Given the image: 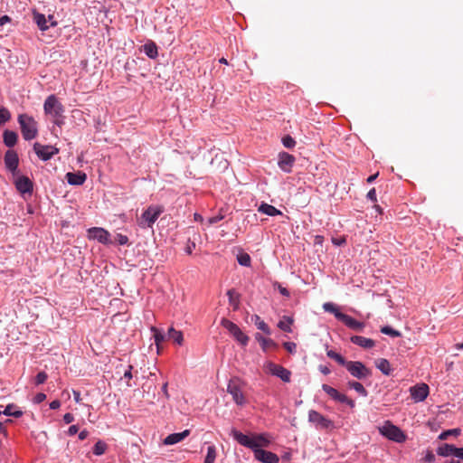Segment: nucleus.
Returning <instances> with one entry per match:
<instances>
[{"instance_id": "nucleus-28", "label": "nucleus", "mask_w": 463, "mask_h": 463, "mask_svg": "<svg viewBox=\"0 0 463 463\" xmlns=\"http://www.w3.org/2000/svg\"><path fill=\"white\" fill-rule=\"evenodd\" d=\"M251 320L254 322L257 328L267 335H270V329L269 326L258 316L254 315L251 317Z\"/></svg>"}, {"instance_id": "nucleus-62", "label": "nucleus", "mask_w": 463, "mask_h": 463, "mask_svg": "<svg viewBox=\"0 0 463 463\" xmlns=\"http://www.w3.org/2000/svg\"><path fill=\"white\" fill-rule=\"evenodd\" d=\"M131 370H132V365H129L128 369L124 373V377L125 378L131 379L133 377Z\"/></svg>"}, {"instance_id": "nucleus-53", "label": "nucleus", "mask_w": 463, "mask_h": 463, "mask_svg": "<svg viewBox=\"0 0 463 463\" xmlns=\"http://www.w3.org/2000/svg\"><path fill=\"white\" fill-rule=\"evenodd\" d=\"M454 457L463 460V448H457L456 447Z\"/></svg>"}, {"instance_id": "nucleus-35", "label": "nucleus", "mask_w": 463, "mask_h": 463, "mask_svg": "<svg viewBox=\"0 0 463 463\" xmlns=\"http://www.w3.org/2000/svg\"><path fill=\"white\" fill-rule=\"evenodd\" d=\"M326 355L329 358L334 359L335 362H337L339 364H341L343 366H345V364L347 363V361L345 359V357H343L340 354L336 353L334 350H327Z\"/></svg>"}, {"instance_id": "nucleus-51", "label": "nucleus", "mask_w": 463, "mask_h": 463, "mask_svg": "<svg viewBox=\"0 0 463 463\" xmlns=\"http://www.w3.org/2000/svg\"><path fill=\"white\" fill-rule=\"evenodd\" d=\"M423 460L428 463H431L435 461V455L431 450H427Z\"/></svg>"}, {"instance_id": "nucleus-22", "label": "nucleus", "mask_w": 463, "mask_h": 463, "mask_svg": "<svg viewBox=\"0 0 463 463\" xmlns=\"http://www.w3.org/2000/svg\"><path fill=\"white\" fill-rule=\"evenodd\" d=\"M375 366L382 372L383 374L388 376L392 373V367L390 362L385 358H379L375 361Z\"/></svg>"}, {"instance_id": "nucleus-8", "label": "nucleus", "mask_w": 463, "mask_h": 463, "mask_svg": "<svg viewBox=\"0 0 463 463\" xmlns=\"http://www.w3.org/2000/svg\"><path fill=\"white\" fill-rule=\"evenodd\" d=\"M43 109L46 114L52 118H61L64 111L62 104L54 95H50L44 101Z\"/></svg>"}, {"instance_id": "nucleus-57", "label": "nucleus", "mask_w": 463, "mask_h": 463, "mask_svg": "<svg viewBox=\"0 0 463 463\" xmlns=\"http://www.w3.org/2000/svg\"><path fill=\"white\" fill-rule=\"evenodd\" d=\"M10 21L11 18L8 15L0 16V26H3L4 24L9 23Z\"/></svg>"}, {"instance_id": "nucleus-60", "label": "nucleus", "mask_w": 463, "mask_h": 463, "mask_svg": "<svg viewBox=\"0 0 463 463\" xmlns=\"http://www.w3.org/2000/svg\"><path fill=\"white\" fill-rule=\"evenodd\" d=\"M89 435V431L87 430H83L79 433V439L84 440Z\"/></svg>"}, {"instance_id": "nucleus-38", "label": "nucleus", "mask_w": 463, "mask_h": 463, "mask_svg": "<svg viewBox=\"0 0 463 463\" xmlns=\"http://www.w3.org/2000/svg\"><path fill=\"white\" fill-rule=\"evenodd\" d=\"M238 263L244 267H249L250 265V257L248 253H241L237 256Z\"/></svg>"}, {"instance_id": "nucleus-6", "label": "nucleus", "mask_w": 463, "mask_h": 463, "mask_svg": "<svg viewBox=\"0 0 463 463\" xmlns=\"http://www.w3.org/2000/svg\"><path fill=\"white\" fill-rule=\"evenodd\" d=\"M163 209L159 206H149L141 215L138 224L141 228H151L156 222Z\"/></svg>"}, {"instance_id": "nucleus-4", "label": "nucleus", "mask_w": 463, "mask_h": 463, "mask_svg": "<svg viewBox=\"0 0 463 463\" xmlns=\"http://www.w3.org/2000/svg\"><path fill=\"white\" fill-rule=\"evenodd\" d=\"M379 432L383 437L397 443L404 442L407 438L405 433L390 420H386L383 426L379 427Z\"/></svg>"}, {"instance_id": "nucleus-29", "label": "nucleus", "mask_w": 463, "mask_h": 463, "mask_svg": "<svg viewBox=\"0 0 463 463\" xmlns=\"http://www.w3.org/2000/svg\"><path fill=\"white\" fill-rule=\"evenodd\" d=\"M347 386L350 389L354 390L358 394H360L363 397H367V395H368V392L364 387V385L361 383H359V382L349 381L347 383Z\"/></svg>"}, {"instance_id": "nucleus-5", "label": "nucleus", "mask_w": 463, "mask_h": 463, "mask_svg": "<svg viewBox=\"0 0 463 463\" xmlns=\"http://www.w3.org/2000/svg\"><path fill=\"white\" fill-rule=\"evenodd\" d=\"M345 367L353 377L358 380H364L372 376V371L360 361H347Z\"/></svg>"}, {"instance_id": "nucleus-33", "label": "nucleus", "mask_w": 463, "mask_h": 463, "mask_svg": "<svg viewBox=\"0 0 463 463\" xmlns=\"http://www.w3.org/2000/svg\"><path fill=\"white\" fill-rule=\"evenodd\" d=\"M217 457L216 448L214 445H210L207 448V454L204 458V463H214Z\"/></svg>"}, {"instance_id": "nucleus-43", "label": "nucleus", "mask_w": 463, "mask_h": 463, "mask_svg": "<svg viewBox=\"0 0 463 463\" xmlns=\"http://www.w3.org/2000/svg\"><path fill=\"white\" fill-rule=\"evenodd\" d=\"M282 144L287 148H292L295 146L296 141L290 136H286L282 137Z\"/></svg>"}, {"instance_id": "nucleus-64", "label": "nucleus", "mask_w": 463, "mask_h": 463, "mask_svg": "<svg viewBox=\"0 0 463 463\" xmlns=\"http://www.w3.org/2000/svg\"><path fill=\"white\" fill-rule=\"evenodd\" d=\"M345 242V241L344 239H342V240L333 239V243L337 246H340Z\"/></svg>"}, {"instance_id": "nucleus-34", "label": "nucleus", "mask_w": 463, "mask_h": 463, "mask_svg": "<svg viewBox=\"0 0 463 463\" xmlns=\"http://www.w3.org/2000/svg\"><path fill=\"white\" fill-rule=\"evenodd\" d=\"M108 446L103 440H98L93 447V454L101 456L106 452Z\"/></svg>"}, {"instance_id": "nucleus-44", "label": "nucleus", "mask_w": 463, "mask_h": 463, "mask_svg": "<svg viewBox=\"0 0 463 463\" xmlns=\"http://www.w3.org/2000/svg\"><path fill=\"white\" fill-rule=\"evenodd\" d=\"M48 375L45 372H40L35 376V384L40 385L45 383L47 380Z\"/></svg>"}, {"instance_id": "nucleus-15", "label": "nucleus", "mask_w": 463, "mask_h": 463, "mask_svg": "<svg viewBox=\"0 0 463 463\" xmlns=\"http://www.w3.org/2000/svg\"><path fill=\"white\" fill-rule=\"evenodd\" d=\"M14 185H15L16 190L22 194H31L33 193V182L30 180V178L27 176H24V175L17 176L14 179Z\"/></svg>"}, {"instance_id": "nucleus-30", "label": "nucleus", "mask_w": 463, "mask_h": 463, "mask_svg": "<svg viewBox=\"0 0 463 463\" xmlns=\"http://www.w3.org/2000/svg\"><path fill=\"white\" fill-rule=\"evenodd\" d=\"M292 324H293V318L292 317H284L283 320H280L278 323V327L279 329H281L282 331H284V332L291 333L292 332V328H291V325Z\"/></svg>"}, {"instance_id": "nucleus-14", "label": "nucleus", "mask_w": 463, "mask_h": 463, "mask_svg": "<svg viewBox=\"0 0 463 463\" xmlns=\"http://www.w3.org/2000/svg\"><path fill=\"white\" fill-rule=\"evenodd\" d=\"M430 389L426 383L416 384L410 388L411 399L415 402H423L429 395Z\"/></svg>"}, {"instance_id": "nucleus-52", "label": "nucleus", "mask_w": 463, "mask_h": 463, "mask_svg": "<svg viewBox=\"0 0 463 463\" xmlns=\"http://www.w3.org/2000/svg\"><path fill=\"white\" fill-rule=\"evenodd\" d=\"M367 199L372 201V202H376L377 201V197H376V191L374 188H372L368 193H367V195H366Z\"/></svg>"}, {"instance_id": "nucleus-48", "label": "nucleus", "mask_w": 463, "mask_h": 463, "mask_svg": "<svg viewBox=\"0 0 463 463\" xmlns=\"http://www.w3.org/2000/svg\"><path fill=\"white\" fill-rule=\"evenodd\" d=\"M116 241L119 245H126L128 242V238L124 234L118 233L116 236Z\"/></svg>"}, {"instance_id": "nucleus-10", "label": "nucleus", "mask_w": 463, "mask_h": 463, "mask_svg": "<svg viewBox=\"0 0 463 463\" xmlns=\"http://www.w3.org/2000/svg\"><path fill=\"white\" fill-rule=\"evenodd\" d=\"M265 367L270 374L277 376L284 383L290 382L291 372L282 365L268 362Z\"/></svg>"}, {"instance_id": "nucleus-39", "label": "nucleus", "mask_w": 463, "mask_h": 463, "mask_svg": "<svg viewBox=\"0 0 463 463\" xmlns=\"http://www.w3.org/2000/svg\"><path fill=\"white\" fill-rule=\"evenodd\" d=\"M322 389L323 391L328 394L333 400H336L337 398V395L339 393V392L335 389L334 387L330 386V385H327V384H323L322 385Z\"/></svg>"}, {"instance_id": "nucleus-13", "label": "nucleus", "mask_w": 463, "mask_h": 463, "mask_svg": "<svg viewBox=\"0 0 463 463\" xmlns=\"http://www.w3.org/2000/svg\"><path fill=\"white\" fill-rule=\"evenodd\" d=\"M227 392L232 396V400L237 405L242 406L246 400L241 388L235 381H230L227 386Z\"/></svg>"}, {"instance_id": "nucleus-59", "label": "nucleus", "mask_w": 463, "mask_h": 463, "mask_svg": "<svg viewBox=\"0 0 463 463\" xmlns=\"http://www.w3.org/2000/svg\"><path fill=\"white\" fill-rule=\"evenodd\" d=\"M279 291L282 296H285V297L289 296V291L286 288H284L280 285L279 286Z\"/></svg>"}, {"instance_id": "nucleus-63", "label": "nucleus", "mask_w": 463, "mask_h": 463, "mask_svg": "<svg viewBox=\"0 0 463 463\" xmlns=\"http://www.w3.org/2000/svg\"><path fill=\"white\" fill-rule=\"evenodd\" d=\"M167 383H165L162 386V392H164V394L165 395L166 398H168V392H167Z\"/></svg>"}, {"instance_id": "nucleus-17", "label": "nucleus", "mask_w": 463, "mask_h": 463, "mask_svg": "<svg viewBox=\"0 0 463 463\" xmlns=\"http://www.w3.org/2000/svg\"><path fill=\"white\" fill-rule=\"evenodd\" d=\"M33 20L41 31H46L50 26H56L57 23L53 21V16L48 18L43 14L34 13Z\"/></svg>"}, {"instance_id": "nucleus-18", "label": "nucleus", "mask_w": 463, "mask_h": 463, "mask_svg": "<svg viewBox=\"0 0 463 463\" xmlns=\"http://www.w3.org/2000/svg\"><path fill=\"white\" fill-rule=\"evenodd\" d=\"M295 162V157L288 153L282 152L279 156V167L286 173H289L291 171L292 165Z\"/></svg>"}, {"instance_id": "nucleus-26", "label": "nucleus", "mask_w": 463, "mask_h": 463, "mask_svg": "<svg viewBox=\"0 0 463 463\" xmlns=\"http://www.w3.org/2000/svg\"><path fill=\"white\" fill-rule=\"evenodd\" d=\"M167 337L172 339L178 345H182L184 342L183 333L179 330L170 327L167 331Z\"/></svg>"}, {"instance_id": "nucleus-54", "label": "nucleus", "mask_w": 463, "mask_h": 463, "mask_svg": "<svg viewBox=\"0 0 463 463\" xmlns=\"http://www.w3.org/2000/svg\"><path fill=\"white\" fill-rule=\"evenodd\" d=\"M63 420L65 423L69 424L74 420V417L71 413L68 412L63 415Z\"/></svg>"}, {"instance_id": "nucleus-36", "label": "nucleus", "mask_w": 463, "mask_h": 463, "mask_svg": "<svg viewBox=\"0 0 463 463\" xmlns=\"http://www.w3.org/2000/svg\"><path fill=\"white\" fill-rule=\"evenodd\" d=\"M461 430L460 429H451V430H445V431H442L439 435V439L440 440H444V439H447L449 438V436H458L460 434Z\"/></svg>"}, {"instance_id": "nucleus-37", "label": "nucleus", "mask_w": 463, "mask_h": 463, "mask_svg": "<svg viewBox=\"0 0 463 463\" xmlns=\"http://www.w3.org/2000/svg\"><path fill=\"white\" fill-rule=\"evenodd\" d=\"M227 296L229 298V302L232 306L237 307L239 304V295L235 291V289L232 288L227 291Z\"/></svg>"}, {"instance_id": "nucleus-16", "label": "nucleus", "mask_w": 463, "mask_h": 463, "mask_svg": "<svg viewBox=\"0 0 463 463\" xmlns=\"http://www.w3.org/2000/svg\"><path fill=\"white\" fill-rule=\"evenodd\" d=\"M5 165L6 169L14 175L17 172L19 157L14 150H7L5 155Z\"/></svg>"}, {"instance_id": "nucleus-7", "label": "nucleus", "mask_w": 463, "mask_h": 463, "mask_svg": "<svg viewBox=\"0 0 463 463\" xmlns=\"http://www.w3.org/2000/svg\"><path fill=\"white\" fill-rule=\"evenodd\" d=\"M221 325L234 337V339L242 346H246L249 343V336L245 335L241 328L233 322L222 318Z\"/></svg>"}, {"instance_id": "nucleus-45", "label": "nucleus", "mask_w": 463, "mask_h": 463, "mask_svg": "<svg viewBox=\"0 0 463 463\" xmlns=\"http://www.w3.org/2000/svg\"><path fill=\"white\" fill-rule=\"evenodd\" d=\"M256 339L258 342H260L263 349H265L268 345L273 344V341L271 339H267L260 334L256 335Z\"/></svg>"}, {"instance_id": "nucleus-12", "label": "nucleus", "mask_w": 463, "mask_h": 463, "mask_svg": "<svg viewBox=\"0 0 463 463\" xmlns=\"http://www.w3.org/2000/svg\"><path fill=\"white\" fill-rule=\"evenodd\" d=\"M33 150L40 159L47 161L56 155L59 150L52 146H44L36 142L33 145Z\"/></svg>"}, {"instance_id": "nucleus-32", "label": "nucleus", "mask_w": 463, "mask_h": 463, "mask_svg": "<svg viewBox=\"0 0 463 463\" xmlns=\"http://www.w3.org/2000/svg\"><path fill=\"white\" fill-rule=\"evenodd\" d=\"M15 406L14 404H8L5 410L3 411V414L5 416H13L14 418H20L23 416L24 412L21 410H15L13 409Z\"/></svg>"}, {"instance_id": "nucleus-9", "label": "nucleus", "mask_w": 463, "mask_h": 463, "mask_svg": "<svg viewBox=\"0 0 463 463\" xmlns=\"http://www.w3.org/2000/svg\"><path fill=\"white\" fill-rule=\"evenodd\" d=\"M308 421L313 424L317 429L327 430L332 428L334 423L331 420L323 416L320 412L310 410L308 411Z\"/></svg>"}, {"instance_id": "nucleus-27", "label": "nucleus", "mask_w": 463, "mask_h": 463, "mask_svg": "<svg viewBox=\"0 0 463 463\" xmlns=\"http://www.w3.org/2000/svg\"><path fill=\"white\" fill-rule=\"evenodd\" d=\"M17 142V134L12 130L4 132V143L8 147H13Z\"/></svg>"}, {"instance_id": "nucleus-49", "label": "nucleus", "mask_w": 463, "mask_h": 463, "mask_svg": "<svg viewBox=\"0 0 463 463\" xmlns=\"http://www.w3.org/2000/svg\"><path fill=\"white\" fill-rule=\"evenodd\" d=\"M195 249V242L194 241L188 240L187 244L184 248V251L187 254H192L193 250Z\"/></svg>"}, {"instance_id": "nucleus-24", "label": "nucleus", "mask_w": 463, "mask_h": 463, "mask_svg": "<svg viewBox=\"0 0 463 463\" xmlns=\"http://www.w3.org/2000/svg\"><path fill=\"white\" fill-rule=\"evenodd\" d=\"M143 51L150 59H156L158 55L157 46L154 42H148L143 45Z\"/></svg>"}, {"instance_id": "nucleus-21", "label": "nucleus", "mask_w": 463, "mask_h": 463, "mask_svg": "<svg viewBox=\"0 0 463 463\" xmlns=\"http://www.w3.org/2000/svg\"><path fill=\"white\" fill-rule=\"evenodd\" d=\"M351 342L364 349H371L375 345V342L373 339L362 335L352 336Z\"/></svg>"}, {"instance_id": "nucleus-50", "label": "nucleus", "mask_w": 463, "mask_h": 463, "mask_svg": "<svg viewBox=\"0 0 463 463\" xmlns=\"http://www.w3.org/2000/svg\"><path fill=\"white\" fill-rule=\"evenodd\" d=\"M46 399V395L43 392H38L33 399V403L39 404Z\"/></svg>"}, {"instance_id": "nucleus-31", "label": "nucleus", "mask_w": 463, "mask_h": 463, "mask_svg": "<svg viewBox=\"0 0 463 463\" xmlns=\"http://www.w3.org/2000/svg\"><path fill=\"white\" fill-rule=\"evenodd\" d=\"M151 331L153 333V337H154L155 344H156V345L157 347V350H158L160 344L162 342H164L165 336L164 333L161 330L157 329L155 326L151 327Z\"/></svg>"}, {"instance_id": "nucleus-19", "label": "nucleus", "mask_w": 463, "mask_h": 463, "mask_svg": "<svg viewBox=\"0 0 463 463\" xmlns=\"http://www.w3.org/2000/svg\"><path fill=\"white\" fill-rule=\"evenodd\" d=\"M189 434V430H184V431L178 433H172L164 439L163 443L166 446L177 444L188 437Z\"/></svg>"}, {"instance_id": "nucleus-23", "label": "nucleus", "mask_w": 463, "mask_h": 463, "mask_svg": "<svg viewBox=\"0 0 463 463\" xmlns=\"http://www.w3.org/2000/svg\"><path fill=\"white\" fill-rule=\"evenodd\" d=\"M258 211L263 214H266L268 216H276L280 215L282 213L274 207L273 205L268 204L266 203H262L259 208Z\"/></svg>"}, {"instance_id": "nucleus-58", "label": "nucleus", "mask_w": 463, "mask_h": 463, "mask_svg": "<svg viewBox=\"0 0 463 463\" xmlns=\"http://www.w3.org/2000/svg\"><path fill=\"white\" fill-rule=\"evenodd\" d=\"M72 393H73V398H74V401L77 402V403H80L81 399H80V393L79 391H76V390H73L72 391Z\"/></svg>"}, {"instance_id": "nucleus-11", "label": "nucleus", "mask_w": 463, "mask_h": 463, "mask_svg": "<svg viewBox=\"0 0 463 463\" xmlns=\"http://www.w3.org/2000/svg\"><path fill=\"white\" fill-rule=\"evenodd\" d=\"M88 238L90 240H94L102 244H109L110 241V234L109 232L100 227H92L88 230Z\"/></svg>"}, {"instance_id": "nucleus-47", "label": "nucleus", "mask_w": 463, "mask_h": 463, "mask_svg": "<svg viewBox=\"0 0 463 463\" xmlns=\"http://www.w3.org/2000/svg\"><path fill=\"white\" fill-rule=\"evenodd\" d=\"M223 218H224V215L220 213L219 214H217L215 216L210 217L207 220V222H208L209 225H213V224H215L218 222L223 220Z\"/></svg>"}, {"instance_id": "nucleus-55", "label": "nucleus", "mask_w": 463, "mask_h": 463, "mask_svg": "<svg viewBox=\"0 0 463 463\" xmlns=\"http://www.w3.org/2000/svg\"><path fill=\"white\" fill-rule=\"evenodd\" d=\"M79 430V428L77 425H71L68 429V435L73 436L75 435Z\"/></svg>"}, {"instance_id": "nucleus-3", "label": "nucleus", "mask_w": 463, "mask_h": 463, "mask_svg": "<svg viewBox=\"0 0 463 463\" xmlns=\"http://www.w3.org/2000/svg\"><path fill=\"white\" fill-rule=\"evenodd\" d=\"M18 123L21 127L23 137L25 140H32L37 136V123L33 117L26 114L19 115Z\"/></svg>"}, {"instance_id": "nucleus-1", "label": "nucleus", "mask_w": 463, "mask_h": 463, "mask_svg": "<svg viewBox=\"0 0 463 463\" xmlns=\"http://www.w3.org/2000/svg\"><path fill=\"white\" fill-rule=\"evenodd\" d=\"M231 435L240 445L251 449L256 460L262 463H279V458L277 454L262 449L270 444L267 434L254 433L248 436L236 429H232Z\"/></svg>"}, {"instance_id": "nucleus-61", "label": "nucleus", "mask_w": 463, "mask_h": 463, "mask_svg": "<svg viewBox=\"0 0 463 463\" xmlns=\"http://www.w3.org/2000/svg\"><path fill=\"white\" fill-rule=\"evenodd\" d=\"M319 371L325 374V375H327L330 373V369L327 367V366H324V365H320L319 366Z\"/></svg>"}, {"instance_id": "nucleus-25", "label": "nucleus", "mask_w": 463, "mask_h": 463, "mask_svg": "<svg viewBox=\"0 0 463 463\" xmlns=\"http://www.w3.org/2000/svg\"><path fill=\"white\" fill-rule=\"evenodd\" d=\"M455 449H456V447L454 445L445 443V444L440 445L437 449V454L441 457H449V456L454 457Z\"/></svg>"}, {"instance_id": "nucleus-42", "label": "nucleus", "mask_w": 463, "mask_h": 463, "mask_svg": "<svg viewBox=\"0 0 463 463\" xmlns=\"http://www.w3.org/2000/svg\"><path fill=\"white\" fill-rule=\"evenodd\" d=\"M381 333L390 335L392 337H399L401 335V333L393 328H392L389 326H383L381 328Z\"/></svg>"}, {"instance_id": "nucleus-40", "label": "nucleus", "mask_w": 463, "mask_h": 463, "mask_svg": "<svg viewBox=\"0 0 463 463\" xmlns=\"http://www.w3.org/2000/svg\"><path fill=\"white\" fill-rule=\"evenodd\" d=\"M336 402H339L341 403H345L347 404L350 408H354L355 406V403L354 402L348 398L345 394H343V393H338L337 395V398L335 400Z\"/></svg>"}, {"instance_id": "nucleus-56", "label": "nucleus", "mask_w": 463, "mask_h": 463, "mask_svg": "<svg viewBox=\"0 0 463 463\" xmlns=\"http://www.w3.org/2000/svg\"><path fill=\"white\" fill-rule=\"evenodd\" d=\"M61 407V402L59 400H54L50 403V409L57 410Z\"/></svg>"}, {"instance_id": "nucleus-41", "label": "nucleus", "mask_w": 463, "mask_h": 463, "mask_svg": "<svg viewBox=\"0 0 463 463\" xmlns=\"http://www.w3.org/2000/svg\"><path fill=\"white\" fill-rule=\"evenodd\" d=\"M10 118V111L5 107L0 108V125L5 124Z\"/></svg>"}, {"instance_id": "nucleus-2", "label": "nucleus", "mask_w": 463, "mask_h": 463, "mask_svg": "<svg viewBox=\"0 0 463 463\" xmlns=\"http://www.w3.org/2000/svg\"><path fill=\"white\" fill-rule=\"evenodd\" d=\"M323 309L327 313L333 314L337 320L344 323L345 326L352 330L362 332L365 326L364 322L357 321L352 317L341 312L339 307L333 302L324 303Z\"/></svg>"}, {"instance_id": "nucleus-46", "label": "nucleus", "mask_w": 463, "mask_h": 463, "mask_svg": "<svg viewBox=\"0 0 463 463\" xmlns=\"http://www.w3.org/2000/svg\"><path fill=\"white\" fill-rule=\"evenodd\" d=\"M283 346L290 354H295L297 351V345L293 342H285Z\"/></svg>"}, {"instance_id": "nucleus-20", "label": "nucleus", "mask_w": 463, "mask_h": 463, "mask_svg": "<svg viewBox=\"0 0 463 463\" xmlns=\"http://www.w3.org/2000/svg\"><path fill=\"white\" fill-rule=\"evenodd\" d=\"M87 175L82 172L71 173L69 172L66 174V180L71 185H80L86 181Z\"/></svg>"}]
</instances>
